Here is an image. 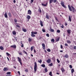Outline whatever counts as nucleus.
Segmentation results:
<instances>
[{
	"label": "nucleus",
	"mask_w": 76,
	"mask_h": 76,
	"mask_svg": "<svg viewBox=\"0 0 76 76\" xmlns=\"http://www.w3.org/2000/svg\"><path fill=\"white\" fill-rule=\"evenodd\" d=\"M34 65V69L35 72H36L37 70V62H35Z\"/></svg>",
	"instance_id": "nucleus-1"
},
{
	"label": "nucleus",
	"mask_w": 76,
	"mask_h": 76,
	"mask_svg": "<svg viewBox=\"0 0 76 76\" xmlns=\"http://www.w3.org/2000/svg\"><path fill=\"white\" fill-rule=\"evenodd\" d=\"M18 61L19 62V63H20V64L21 65V66H22V59H21V58H19V57H18Z\"/></svg>",
	"instance_id": "nucleus-2"
},
{
	"label": "nucleus",
	"mask_w": 76,
	"mask_h": 76,
	"mask_svg": "<svg viewBox=\"0 0 76 76\" xmlns=\"http://www.w3.org/2000/svg\"><path fill=\"white\" fill-rule=\"evenodd\" d=\"M61 5L62 6L64 7V8H66V7L64 5V2L63 1H61Z\"/></svg>",
	"instance_id": "nucleus-3"
},
{
	"label": "nucleus",
	"mask_w": 76,
	"mask_h": 76,
	"mask_svg": "<svg viewBox=\"0 0 76 76\" xmlns=\"http://www.w3.org/2000/svg\"><path fill=\"white\" fill-rule=\"evenodd\" d=\"M27 14L29 15H30L32 14V12L30 10H28Z\"/></svg>",
	"instance_id": "nucleus-4"
},
{
	"label": "nucleus",
	"mask_w": 76,
	"mask_h": 76,
	"mask_svg": "<svg viewBox=\"0 0 76 76\" xmlns=\"http://www.w3.org/2000/svg\"><path fill=\"white\" fill-rule=\"evenodd\" d=\"M71 7L72 9V12L75 13V12H76V9H75L74 8V7H73L72 6H71Z\"/></svg>",
	"instance_id": "nucleus-5"
},
{
	"label": "nucleus",
	"mask_w": 76,
	"mask_h": 76,
	"mask_svg": "<svg viewBox=\"0 0 76 76\" xmlns=\"http://www.w3.org/2000/svg\"><path fill=\"white\" fill-rule=\"evenodd\" d=\"M10 47H11V48H16V45H12L10 46Z\"/></svg>",
	"instance_id": "nucleus-6"
},
{
	"label": "nucleus",
	"mask_w": 76,
	"mask_h": 76,
	"mask_svg": "<svg viewBox=\"0 0 76 76\" xmlns=\"http://www.w3.org/2000/svg\"><path fill=\"white\" fill-rule=\"evenodd\" d=\"M43 6H44L45 7H46V6H47V4H48V2H47L46 3V4H44L43 3H42L41 4Z\"/></svg>",
	"instance_id": "nucleus-7"
},
{
	"label": "nucleus",
	"mask_w": 76,
	"mask_h": 76,
	"mask_svg": "<svg viewBox=\"0 0 76 76\" xmlns=\"http://www.w3.org/2000/svg\"><path fill=\"white\" fill-rule=\"evenodd\" d=\"M69 20L70 21V22H71L72 20V15H69Z\"/></svg>",
	"instance_id": "nucleus-8"
},
{
	"label": "nucleus",
	"mask_w": 76,
	"mask_h": 76,
	"mask_svg": "<svg viewBox=\"0 0 76 76\" xmlns=\"http://www.w3.org/2000/svg\"><path fill=\"white\" fill-rule=\"evenodd\" d=\"M68 7L70 11L72 12V8H71V7H70V6L68 5Z\"/></svg>",
	"instance_id": "nucleus-9"
},
{
	"label": "nucleus",
	"mask_w": 76,
	"mask_h": 76,
	"mask_svg": "<svg viewBox=\"0 0 76 76\" xmlns=\"http://www.w3.org/2000/svg\"><path fill=\"white\" fill-rule=\"evenodd\" d=\"M38 12H39L40 13H42V11H41V10L39 7L38 10Z\"/></svg>",
	"instance_id": "nucleus-10"
},
{
	"label": "nucleus",
	"mask_w": 76,
	"mask_h": 76,
	"mask_svg": "<svg viewBox=\"0 0 76 76\" xmlns=\"http://www.w3.org/2000/svg\"><path fill=\"white\" fill-rule=\"evenodd\" d=\"M42 47H43V50H45V44H42Z\"/></svg>",
	"instance_id": "nucleus-11"
},
{
	"label": "nucleus",
	"mask_w": 76,
	"mask_h": 76,
	"mask_svg": "<svg viewBox=\"0 0 76 76\" xmlns=\"http://www.w3.org/2000/svg\"><path fill=\"white\" fill-rule=\"evenodd\" d=\"M59 40H60V37H57L56 39V42H57L58 41H59Z\"/></svg>",
	"instance_id": "nucleus-12"
},
{
	"label": "nucleus",
	"mask_w": 76,
	"mask_h": 76,
	"mask_svg": "<svg viewBox=\"0 0 76 76\" xmlns=\"http://www.w3.org/2000/svg\"><path fill=\"white\" fill-rule=\"evenodd\" d=\"M67 32L68 33V34H70L71 32V30H67Z\"/></svg>",
	"instance_id": "nucleus-13"
},
{
	"label": "nucleus",
	"mask_w": 76,
	"mask_h": 76,
	"mask_svg": "<svg viewBox=\"0 0 76 76\" xmlns=\"http://www.w3.org/2000/svg\"><path fill=\"white\" fill-rule=\"evenodd\" d=\"M4 16H5V18H7V12H5V14L4 15Z\"/></svg>",
	"instance_id": "nucleus-14"
},
{
	"label": "nucleus",
	"mask_w": 76,
	"mask_h": 76,
	"mask_svg": "<svg viewBox=\"0 0 76 76\" xmlns=\"http://www.w3.org/2000/svg\"><path fill=\"white\" fill-rule=\"evenodd\" d=\"M8 16H9L10 18H11V17H12V14L10 12L8 13Z\"/></svg>",
	"instance_id": "nucleus-15"
},
{
	"label": "nucleus",
	"mask_w": 76,
	"mask_h": 76,
	"mask_svg": "<svg viewBox=\"0 0 76 76\" xmlns=\"http://www.w3.org/2000/svg\"><path fill=\"white\" fill-rule=\"evenodd\" d=\"M8 70V68L6 67H5L4 69V71H7Z\"/></svg>",
	"instance_id": "nucleus-16"
},
{
	"label": "nucleus",
	"mask_w": 76,
	"mask_h": 76,
	"mask_svg": "<svg viewBox=\"0 0 76 76\" xmlns=\"http://www.w3.org/2000/svg\"><path fill=\"white\" fill-rule=\"evenodd\" d=\"M40 25H41V26H43V22L42 21H40Z\"/></svg>",
	"instance_id": "nucleus-17"
},
{
	"label": "nucleus",
	"mask_w": 76,
	"mask_h": 76,
	"mask_svg": "<svg viewBox=\"0 0 76 76\" xmlns=\"http://www.w3.org/2000/svg\"><path fill=\"white\" fill-rule=\"evenodd\" d=\"M50 31L52 32H54V29H52V28H50Z\"/></svg>",
	"instance_id": "nucleus-18"
},
{
	"label": "nucleus",
	"mask_w": 76,
	"mask_h": 76,
	"mask_svg": "<svg viewBox=\"0 0 76 76\" xmlns=\"http://www.w3.org/2000/svg\"><path fill=\"white\" fill-rule=\"evenodd\" d=\"M66 41H67V43L68 44H71V41H70V40H67Z\"/></svg>",
	"instance_id": "nucleus-19"
},
{
	"label": "nucleus",
	"mask_w": 76,
	"mask_h": 76,
	"mask_svg": "<svg viewBox=\"0 0 76 76\" xmlns=\"http://www.w3.org/2000/svg\"><path fill=\"white\" fill-rule=\"evenodd\" d=\"M22 31H23V32H26V29H24L23 28H22Z\"/></svg>",
	"instance_id": "nucleus-20"
},
{
	"label": "nucleus",
	"mask_w": 76,
	"mask_h": 76,
	"mask_svg": "<svg viewBox=\"0 0 76 76\" xmlns=\"http://www.w3.org/2000/svg\"><path fill=\"white\" fill-rule=\"evenodd\" d=\"M51 62V59H48V60L47 61V62L48 63H50Z\"/></svg>",
	"instance_id": "nucleus-21"
},
{
	"label": "nucleus",
	"mask_w": 76,
	"mask_h": 76,
	"mask_svg": "<svg viewBox=\"0 0 76 76\" xmlns=\"http://www.w3.org/2000/svg\"><path fill=\"white\" fill-rule=\"evenodd\" d=\"M61 70L62 72H64L65 71L64 70V68H63V67H62L61 68Z\"/></svg>",
	"instance_id": "nucleus-22"
},
{
	"label": "nucleus",
	"mask_w": 76,
	"mask_h": 76,
	"mask_svg": "<svg viewBox=\"0 0 76 76\" xmlns=\"http://www.w3.org/2000/svg\"><path fill=\"white\" fill-rule=\"evenodd\" d=\"M12 34L13 35H16V32L15 31H12Z\"/></svg>",
	"instance_id": "nucleus-23"
},
{
	"label": "nucleus",
	"mask_w": 76,
	"mask_h": 76,
	"mask_svg": "<svg viewBox=\"0 0 76 76\" xmlns=\"http://www.w3.org/2000/svg\"><path fill=\"white\" fill-rule=\"evenodd\" d=\"M75 72V70H74V69L73 68L72 69H71V73H73V72Z\"/></svg>",
	"instance_id": "nucleus-24"
},
{
	"label": "nucleus",
	"mask_w": 76,
	"mask_h": 76,
	"mask_svg": "<svg viewBox=\"0 0 76 76\" xmlns=\"http://www.w3.org/2000/svg\"><path fill=\"white\" fill-rule=\"evenodd\" d=\"M0 49L1 50H3L4 48L3 46H1L0 47Z\"/></svg>",
	"instance_id": "nucleus-25"
},
{
	"label": "nucleus",
	"mask_w": 76,
	"mask_h": 76,
	"mask_svg": "<svg viewBox=\"0 0 76 76\" xmlns=\"http://www.w3.org/2000/svg\"><path fill=\"white\" fill-rule=\"evenodd\" d=\"M68 57H69V56L67 54L65 55L64 56L65 58H68Z\"/></svg>",
	"instance_id": "nucleus-26"
},
{
	"label": "nucleus",
	"mask_w": 76,
	"mask_h": 76,
	"mask_svg": "<svg viewBox=\"0 0 76 76\" xmlns=\"http://www.w3.org/2000/svg\"><path fill=\"white\" fill-rule=\"evenodd\" d=\"M27 18L28 19H31V16L29 15H27Z\"/></svg>",
	"instance_id": "nucleus-27"
},
{
	"label": "nucleus",
	"mask_w": 76,
	"mask_h": 76,
	"mask_svg": "<svg viewBox=\"0 0 76 76\" xmlns=\"http://www.w3.org/2000/svg\"><path fill=\"white\" fill-rule=\"evenodd\" d=\"M46 18H47L48 19H49V17L48 16V15L47 14H46Z\"/></svg>",
	"instance_id": "nucleus-28"
},
{
	"label": "nucleus",
	"mask_w": 76,
	"mask_h": 76,
	"mask_svg": "<svg viewBox=\"0 0 76 76\" xmlns=\"http://www.w3.org/2000/svg\"><path fill=\"white\" fill-rule=\"evenodd\" d=\"M31 36L32 37H35V36L34 35V34L33 33H32L31 34Z\"/></svg>",
	"instance_id": "nucleus-29"
},
{
	"label": "nucleus",
	"mask_w": 76,
	"mask_h": 76,
	"mask_svg": "<svg viewBox=\"0 0 76 76\" xmlns=\"http://www.w3.org/2000/svg\"><path fill=\"white\" fill-rule=\"evenodd\" d=\"M18 54H19V55H21V56H22V52H18Z\"/></svg>",
	"instance_id": "nucleus-30"
},
{
	"label": "nucleus",
	"mask_w": 76,
	"mask_h": 76,
	"mask_svg": "<svg viewBox=\"0 0 76 76\" xmlns=\"http://www.w3.org/2000/svg\"><path fill=\"white\" fill-rule=\"evenodd\" d=\"M31 34H37V32H31Z\"/></svg>",
	"instance_id": "nucleus-31"
},
{
	"label": "nucleus",
	"mask_w": 76,
	"mask_h": 76,
	"mask_svg": "<svg viewBox=\"0 0 76 76\" xmlns=\"http://www.w3.org/2000/svg\"><path fill=\"white\" fill-rule=\"evenodd\" d=\"M6 55L7 56H11L10 54L9 53H8L7 52L6 53Z\"/></svg>",
	"instance_id": "nucleus-32"
},
{
	"label": "nucleus",
	"mask_w": 76,
	"mask_h": 76,
	"mask_svg": "<svg viewBox=\"0 0 76 76\" xmlns=\"http://www.w3.org/2000/svg\"><path fill=\"white\" fill-rule=\"evenodd\" d=\"M41 66H42V67H44H44H45V65L44 64H42L41 65Z\"/></svg>",
	"instance_id": "nucleus-33"
},
{
	"label": "nucleus",
	"mask_w": 76,
	"mask_h": 76,
	"mask_svg": "<svg viewBox=\"0 0 76 76\" xmlns=\"http://www.w3.org/2000/svg\"><path fill=\"white\" fill-rule=\"evenodd\" d=\"M28 41L29 42H31L32 41V39L30 38H28Z\"/></svg>",
	"instance_id": "nucleus-34"
},
{
	"label": "nucleus",
	"mask_w": 76,
	"mask_h": 76,
	"mask_svg": "<svg viewBox=\"0 0 76 76\" xmlns=\"http://www.w3.org/2000/svg\"><path fill=\"white\" fill-rule=\"evenodd\" d=\"M53 0H49L50 4L52 3V1H53Z\"/></svg>",
	"instance_id": "nucleus-35"
},
{
	"label": "nucleus",
	"mask_w": 76,
	"mask_h": 76,
	"mask_svg": "<svg viewBox=\"0 0 76 76\" xmlns=\"http://www.w3.org/2000/svg\"><path fill=\"white\" fill-rule=\"evenodd\" d=\"M64 45L65 46V47H69V45H68V44L66 43H65L64 44Z\"/></svg>",
	"instance_id": "nucleus-36"
},
{
	"label": "nucleus",
	"mask_w": 76,
	"mask_h": 76,
	"mask_svg": "<svg viewBox=\"0 0 76 76\" xmlns=\"http://www.w3.org/2000/svg\"><path fill=\"white\" fill-rule=\"evenodd\" d=\"M49 75L51 76H53V75H52V72H50L49 73Z\"/></svg>",
	"instance_id": "nucleus-37"
},
{
	"label": "nucleus",
	"mask_w": 76,
	"mask_h": 76,
	"mask_svg": "<svg viewBox=\"0 0 76 76\" xmlns=\"http://www.w3.org/2000/svg\"><path fill=\"white\" fill-rule=\"evenodd\" d=\"M31 50L32 51V50H33L34 49V46H32L31 48Z\"/></svg>",
	"instance_id": "nucleus-38"
},
{
	"label": "nucleus",
	"mask_w": 76,
	"mask_h": 76,
	"mask_svg": "<svg viewBox=\"0 0 76 76\" xmlns=\"http://www.w3.org/2000/svg\"><path fill=\"white\" fill-rule=\"evenodd\" d=\"M7 75H10L11 74V72H8L7 73Z\"/></svg>",
	"instance_id": "nucleus-39"
},
{
	"label": "nucleus",
	"mask_w": 76,
	"mask_h": 76,
	"mask_svg": "<svg viewBox=\"0 0 76 76\" xmlns=\"http://www.w3.org/2000/svg\"><path fill=\"white\" fill-rule=\"evenodd\" d=\"M69 48L71 50H72L73 49V47L72 46H69Z\"/></svg>",
	"instance_id": "nucleus-40"
},
{
	"label": "nucleus",
	"mask_w": 76,
	"mask_h": 76,
	"mask_svg": "<svg viewBox=\"0 0 76 76\" xmlns=\"http://www.w3.org/2000/svg\"><path fill=\"white\" fill-rule=\"evenodd\" d=\"M14 21H15V23H16V22H18L17 20L16 19V18H15L14 19Z\"/></svg>",
	"instance_id": "nucleus-41"
},
{
	"label": "nucleus",
	"mask_w": 76,
	"mask_h": 76,
	"mask_svg": "<svg viewBox=\"0 0 76 76\" xmlns=\"http://www.w3.org/2000/svg\"><path fill=\"white\" fill-rule=\"evenodd\" d=\"M45 72H48V70L47 68H45Z\"/></svg>",
	"instance_id": "nucleus-42"
},
{
	"label": "nucleus",
	"mask_w": 76,
	"mask_h": 76,
	"mask_svg": "<svg viewBox=\"0 0 76 76\" xmlns=\"http://www.w3.org/2000/svg\"><path fill=\"white\" fill-rule=\"evenodd\" d=\"M57 32H58V33H60V31L59 30H58L57 31Z\"/></svg>",
	"instance_id": "nucleus-43"
},
{
	"label": "nucleus",
	"mask_w": 76,
	"mask_h": 76,
	"mask_svg": "<svg viewBox=\"0 0 76 76\" xmlns=\"http://www.w3.org/2000/svg\"><path fill=\"white\" fill-rule=\"evenodd\" d=\"M57 62H58V63H60V61L58 60V59H57Z\"/></svg>",
	"instance_id": "nucleus-44"
},
{
	"label": "nucleus",
	"mask_w": 76,
	"mask_h": 76,
	"mask_svg": "<svg viewBox=\"0 0 76 76\" xmlns=\"http://www.w3.org/2000/svg\"><path fill=\"white\" fill-rule=\"evenodd\" d=\"M38 62L39 63H42V60H40V61L39 60L38 61Z\"/></svg>",
	"instance_id": "nucleus-45"
},
{
	"label": "nucleus",
	"mask_w": 76,
	"mask_h": 76,
	"mask_svg": "<svg viewBox=\"0 0 76 76\" xmlns=\"http://www.w3.org/2000/svg\"><path fill=\"white\" fill-rule=\"evenodd\" d=\"M51 42H54V39H52L51 40Z\"/></svg>",
	"instance_id": "nucleus-46"
},
{
	"label": "nucleus",
	"mask_w": 76,
	"mask_h": 76,
	"mask_svg": "<svg viewBox=\"0 0 76 76\" xmlns=\"http://www.w3.org/2000/svg\"><path fill=\"white\" fill-rule=\"evenodd\" d=\"M47 51L48 52H50V51H51V50H50V49H47Z\"/></svg>",
	"instance_id": "nucleus-47"
},
{
	"label": "nucleus",
	"mask_w": 76,
	"mask_h": 76,
	"mask_svg": "<svg viewBox=\"0 0 76 76\" xmlns=\"http://www.w3.org/2000/svg\"><path fill=\"white\" fill-rule=\"evenodd\" d=\"M34 2V0H31L30 3L31 4H32V3H33Z\"/></svg>",
	"instance_id": "nucleus-48"
},
{
	"label": "nucleus",
	"mask_w": 76,
	"mask_h": 76,
	"mask_svg": "<svg viewBox=\"0 0 76 76\" xmlns=\"http://www.w3.org/2000/svg\"><path fill=\"white\" fill-rule=\"evenodd\" d=\"M42 31L43 32H45V30L44 29H42Z\"/></svg>",
	"instance_id": "nucleus-49"
},
{
	"label": "nucleus",
	"mask_w": 76,
	"mask_h": 76,
	"mask_svg": "<svg viewBox=\"0 0 76 76\" xmlns=\"http://www.w3.org/2000/svg\"><path fill=\"white\" fill-rule=\"evenodd\" d=\"M46 36L48 37H50V36L49 35V34H46Z\"/></svg>",
	"instance_id": "nucleus-50"
},
{
	"label": "nucleus",
	"mask_w": 76,
	"mask_h": 76,
	"mask_svg": "<svg viewBox=\"0 0 76 76\" xmlns=\"http://www.w3.org/2000/svg\"><path fill=\"white\" fill-rule=\"evenodd\" d=\"M23 51L24 53H25V54H26L27 55L28 54H27V53H26V52L25 51V50H23Z\"/></svg>",
	"instance_id": "nucleus-51"
},
{
	"label": "nucleus",
	"mask_w": 76,
	"mask_h": 76,
	"mask_svg": "<svg viewBox=\"0 0 76 76\" xmlns=\"http://www.w3.org/2000/svg\"><path fill=\"white\" fill-rule=\"evenodd\" d=\"M69 67L70 68V69H72V65H69Z\"/></svg>",
	"instance_id": "nucleus-52"
},
{
	"label": "nucleus",
	"mask_w": 76,
	"mask_h": 76,
	"mask_svg": "<svg viewBox=\"0 0 76 76\" xmlns=\"http://www.w3.org/2000/svg\"><path fill=\"white\" fill-rule=\"evenodd\" d=\"M55 19L58 22V19H57V17H55Z\"/></svg>",
	"instance_id": "nucleus-53"
},
{
	"label": "nucleus",
	"mask_w": 76,
	"mask_h": 76,
	"mask_svg": "<svg viewBox=\"0 0 76 76\" xmlns=\"http://www.w3.org/2000/svg\"><path fill=\"white\" fill-rule=\"evenodd\" d=\"M53 63H51V64H49V65L50 66H53Z\"/></svg>",
	"instance_id": "nucleus-54"
},
{
	"label": "nucleus",
	"mask_w": 76,
	"mask_h": 76,
	"mask_svg": "<svg viewBox=\"0 0 76 76\" xmlns=\"http://www.w3.org/2000/svg\"><path fill=\"white\" fill-rule=\"evenodd\" d=\"M64 26L63 25H62V26H61V28H64Z\"/></svg>",
	"instance_id": "nucleus-55"
},
{
	"label": "nucleus",
	"mask_w": 76,
	"mask_h": 76,
	"mask_svg": "<svg viewBox=\"0 0 76 76\" xmlns=\"http://www.w3.org/2000/svg\"><path fill=\"white\" fill-rule=\"evenodd\" d=\"M16 26V27H17V28H20V27L18 25H17Z\"/></svg>",
	"instance_id": "nucleus-56"
},
{
	"label": "nucleus",
	"mask_w": 76,
	"mask_h": 76,
	"mask_svg": "<svg viewBox=\"0 0 76 76\" xmlns=\"http://www.w3.org/2000/svg\"><path fill=\"white\" fill-rule=\"evenodd\" d=\"M25 71L26 72H28V70L27 69H26V70H25Z\"/></svg>",
	"instance_id": "nucleus-57"
},
{
	"label": "nucleus",
	"mask_w": 76,
	"mask_h": 76,
	"mask_svg": "<svg viewBox=\"0 0 76 76\" xmlns=\"http://www.w3.org/2000/svg\"><path fill=\"white\" fill-rule=\"evenodd\" d=\"M63 46L62 45H61V49H63Z\"/></svg>",
	"instance_id": "nucleus-58"
},
{
	"label": "nucleus",
	"mask_w": 76,
	"mask_h": 76,
	"mask_svg": "<svg viewBox=\"0 0 76 76\" xmlns=\"http://www.w3.org/2000/svg\"><path fill=\"white\" fill-rule=\"evenodd\" d=\"M74 50H76V46H75L74 47Z\"/></svg>",
	"instance_id": "nucleus-59"
},
{
	"label": "nucleus",
	"mask_w": 76,
	"mask_h": 76,
	"mask_svg": "<svg viewBox=\"0 0 76 76\" xmlns=\"http://www.w3.org/2000/svg\"><path fill=\"white\" fill-rule=\"evenodd\" d=\"M21 45H21V47H23V44L22 43Z\"/></svg>",
	"instance_id": "nucleus-60"
},
{
	"label": "nucleus",
	"mask_w": 76,
	"mask_h": 76,
	"mask_svg": "<svg viewBox=\"0 0 76 76\" xmlns=\"http://www.w3.org/2000/svg\"><path fill=\"white\" fill-rule=\"evenodd\" d=\"M56 1H57V0H54L53 2L54 3H56Z\"/></svg>",
	"instance_id": "nucleus-61"
},
{
	"label": "nucleus",
	"mask_w": 76,
	"mask_h": 76,
	"mask_svg": "<svg viewBox=\"0 0 76 76\" xmlns=\"http://www.w3.org/2000/svg\"><path fill=\"white\" fill-rule=\"evenodd\" d=\"M18 73L19 74V75H20V72L19 71H18Z\"/></svg>",
	"instance_id": "nucleus-62"
},
{
	"label": "nucleus",
	"mask_w": 76,
	"mask_h": 76,
	"mask_svg": "<svg viewBox=\"0 0 76 76\" xmlns=\"http://www.w3.org/2000/svg\"><path fill=\"white\" fill-rule=\"evenodd\" d=\"M34 52L35 53H36V51H35V49H34Z\"/></svg>",
	"instance_id": "nucleus-63"
},
{
	"label": "nucleus",
	"mask_w": 76,
	"mask_h": 76,
	"mask_svg": "<svg viewBox=\"0 0 76 76\" xmlns=\"http://www.w3.org/2000/svg\"><path fill=\"white\" fill-rule=\"evenodd\" d=\"M7 76H12V75H7Z\"/></svg>",
	"instance_id": "nucleus-64"
}]
</instances>
